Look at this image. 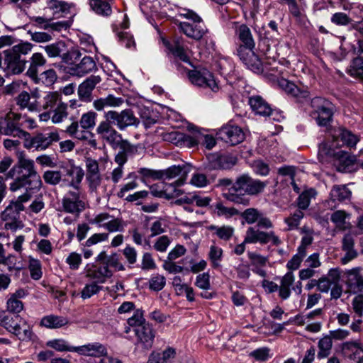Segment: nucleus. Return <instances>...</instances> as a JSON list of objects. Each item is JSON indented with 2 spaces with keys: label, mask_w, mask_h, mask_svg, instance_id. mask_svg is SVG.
Wrapping results in <instances>:
<instances>
[{
  "label": "nucleus",
  "mask_w": 363,
  "mask_h": 363,
  "mask_svg": "<svg viewBox=\"0 0 363 363\" xmlns=\"http://www.w3.org/2000/svg\"><path fill=\"white\" fill-rule=\"evenodd\" d=\"M330 195L333 201H343L350 197L351 191L345 186H335Z\"/></svg>",
  "instance_id": "41"
},
{
  "label": "nucleus",
  "mask_w": 363,
  "mask_h": 363,
  "mask_svg": "<svg viewBox=\"0 0 363 363\" xmlns=\"http://www.w3.org/2000/svg\"><path fill=\"white\" fill-rule=\"evenodd\" d=\"M166 279L160 274L153 275L149 281V287L151 290L159 291L165 286Z\"/></svg>",
  "instance_id": "62"
},
{
  "label": "nucleus",
  "mask_w": 363,
  "mask_h": 363,
  "mask_svg": "<svg viewBox=\"0 0 363 363\" xmlns=\"http://www.w3.org/2000/svg\"><path fill=\"white\" fill-rule=\"evenodd\" d=\"M255 47L238 46L237 55L248 69L254 72H262V63L253 51Z\"/></svg>",
  "instance_id": "13"
},
{
  "label": "nucleus",
  "mask_w": 363,
  "mask_h": 363,
  "mask_svg": "<svg viewBox=\"0 0 363 363\" xmlns=\"http://www.w3.org/2000/svg\"><path fill=\"white\" fill-rule=\"evenodd\" d=\"M16 330L18 331H14L12 334L16 336L19 340L29 341L33 339V333L26 320Z\"/></svg>",
  "instance_id": "45"
},
{
  "label": "nucleus",
  "mask_w": 363,
  "mask_h": 363,
  "mask_svg": "<svg viewBox=\"0 0 363 363\" xmlns=\"http://www.w3.org/2000/svg\"><path fill=\"white\" fill-rule=\"evenodd\" d=\"M17 163L9 170L6 177L13 179L10 190L16 191L21 188L26 191H38L42 186L40 176L35 168L33 160L26 157L23 151L17 152Z\"/></svg>",
  "instance_id": "1"
},
{
  "label": "nucleus",
  "mask_w": 363,
  "mask_h": 363,
  "mask_svg": "<svg viewBox=\"0 0 363 363\" xmlns=\"http://www.w3.org/2000/svg\"><path fill=\"white\" fill-rule=\"evenodd\" d=\"M47 345L59 352L69 351L74 352L75 347H71L62 339H55L47 342Z\"/></svg>",
  "instance_id": "60"
},
{
  "label": "nucleus",
  "mask_w": 363,
  "mask_h": 363,
  "mask_svg": "<svg viewBox=\"0 0 363 363\" xmlns=\"http://www.w3.org/2000/svg\"><path fill=\"white\" fill-rule=\"evenodd\" d=\"M30 99L31 96L27 91H22L16 97V104L21 108H27L30 111H37L38 109L37 101L30 102Z\"/></svg>",
  "instance_id": "38"
},
{
  "label": "nucleus",
  "mask_w": 363,
  "mask_h": 363,
  "mask_svg": "<svg viewBox=\"0 0 363 363\" xmlns=\"http://www.w3.org/2000/svg\"><path fill=\"white\" fill-rule=\"evenodd\" d=\"M74 352L81 355L101 358L108 353L106 347L99 342L89 343L76 347H74Z\"/></svg>",
  "instance_id": "23"
},
{
  "label": "nucleus",
  "mask_w": 363,
  "mask_h": 363,
  "mask_svg": "<svg viewBox=\"0 0 363 363\" xmlns=\"http://www.w3.org/2000/svg\"><path fill=\"white\" fill-rule=\"evenodd\" d=\"M91 9L98 15L109 16L112 13L111 6L108 1H89Z\"/></svg>",
  "instance_id": "40"
},
{
  "label": "nucleus",
  "mask_w": 363,
  "mask_h": 363,
  "mask_svg": "<svg viewBox=\"0 0 363 363\" xmlns=\"http://www.w3.org/2000/svg\"><path fill=\"white\" fill-rule=\"evenodd\" d=\"M362 269L360 267H355L348 270L346 272L347 275V283L351 287L353 288L355 284L362 278L360 274Z\"/></svg>",
  "instance_id": "64"
},
{
  "label": "nucleus",
  "mask_w": 363,
  "mask_h": 363,
  "mask_svg": "<svg viewBox=\"0 0 363 363\" xmlns=\"http://www.w3.org/2000/svg\"><path fill=\"white\" fill-rule=\"evenodd\" d=\"M164 44L169 51L177 58L182 62L191 64L190 58L187 53V49L184 46V40L175 38L172 42L164 41Z\"/></svg>",
  "instance_id": "21"
},
{
  "label": "nucleus",
  "mask_w": 363,
  "mask_h": 363,
  "mask_svg": "<svg viewBox=\"0 0 363 363\" xmlns=\"http://www.w3.org/2000/svg\"><path fill=\"white\" fill-rule=\"evenodd\" d=\"M164 141L172 143L177 146L182 145L186 140V135L179 131H172L162 133Z\"/></svg>",
  "instance_id": "48"
},
{
  "label": "nucleus",
  "mask_w": 363,
  "mask_h": 363,
  "mask_svg": "<svg viewBox=\"0 0 363 363\" xmlns=\"http://www.w3.org/2000/svg\"><path fill=\"white\" fill-rule=\"evenodd\" d=\"M61 186L77 189L79 188L84 172L80 167L71 165L63 168V170L61 171Z\"/></svg>",
  "instance_id": "16"
},
{
  "label": "nucleus",
  "mask_w": 363,
  "mask_h": 363,
  "mask_svg": "<svg viewBox=\"0 0 363 363\" xmlns=\"http://www.w3.org/2000/svg\"><path fill=\"white\" fill-rule=\"evenodd\" d=\"M104 266H107L108 269L113 267L116 271H124L125 269V266L120 260L119 255L116 252L108 256Z\"/></svg>",
  "instance_id": "61"
},
{
  "label": "nucleus",
  "mask_w": 363,
  "mask_h": 363,
  "mask_svg": "<svg viewBox=\"0 0 363 363\" xmlns=\"http://www.w3.org/2000/svg\"><path fill=\"white\" fill-rule=\"evenodd\" d=\"M57 79L56 72L53 69H48L37 76V79H33L36 84L42 82L45 85L52 84Z\"/></svg>",
  "instance_id": "52"
},
{
  "label": "nucleus",
  "mask_w": 363,
  "mask_h": 363,
  "mask_svg": "<svg viewBox=\"0 0 363 363\" xmlns=\"http://www.w3.org/2000/svg\"><path fill=\"white\" fill-rule=\"evenodd\" d=\"M348 73L352 77L363 80V59L362 57H356L353 60L348 69Z\"/></svg>",
  "instance_id": "51"
},
{
  "label": "nucleus",
  "mask_w": 363,
  "mask_h": 363,
  "mask_svg": "<svg viewBox=\"0 0 363 363\" xmlns=\"http://www.w3.org/2000/svg\"><path fill=\"white\" fill-rule=\"evenodd\" d=\"M32 49L29 43L14 45L12 48L4 52V69L8 74H17L21 73L27 62L23 55L28 54Z\"/></svg>",
  "instance_id": "4"
},
{
  "label": "nucleus",
  "mask_w": 363,
  "mask_h": 363,
  "mask_svg": "<svg viewBox=\"0 0 363 363\" xmlns=\"http://www.w3.org/2000/svg\"><path fill=\"white\" fill-rule=\"evenodd\" d=\"M86 277L94 279L96 283L103 284L112 277L113 272L107 266H97L96 264H86L84 269Z\"/></svg>",
  "instance_id": "20"
},
{
  "label": "nucleus",
  "mask_w": 363,
  "mask_h": 363,
  "mask_svg": "<svg viewBox=\"0 0 363 363\" xmlns=\"http://www.w3.org/2000/svg\"><path fill=\"white\" fill-rule=\"evenodd\" d=\"M272 242L275 246L281 244V240L274 231H262L255 227H250L247 229L245 235V243L266 245Z\"/></svg>",
  "instance_id": "12"
},
{
  "label": "nucleus",
  "mask_w": 363,
  "mask_h": 363,
  "mask_svg": "<svg viewBox=\"0 0 363 363\" xmlns=\"http://www.w3.org/2000/svg\"><path fill=\"white\" fill-rule=\"evenodd\" d=\"M47 55L50 58L60 57L67 50V45L63 41H57L43 47Z\"/></svg>",
  "instance_id": "36"
},
{
  "label": "nucleus",
  "mask_w": 363,
  "mask_h": 363,
  "mask_svg": "<svg viewBox=\"0 0 363 363\" xmlns=\"http://www.w3.org/2000/svg\"><path fill=\"white\" fill-rule=\"evenodd\" d=\"M21 115L9 112L0 117V134L23 138L28 135V132L23 130V123H21Z\"/></svg>",
  "instance_id": "7"
},
{
  "label": "nucleus",
  "mask_w": 363,
  "mask_h": 363,
  "mask_svg": "<svg viewBox=\"0 0 363 363\" xmlns=\"http://www.w3.org/2000/svg\"><path fill=\"white\" fill-rule=\"evenodd\" d=\"M348 216L344 211H336L331 215L330 219L337 228L345 229L347 228L345 220Z\"/></svg>",
  "instance_id": "63"
},
{
  "label": "nucleus",
  "mask_w": 363,
  "mask_h": 363,
  "mask_svg": "<svg viewBox=\"0 0 363 363\" xmlns=\"http://www.w3.org/2000/svg\"><path fill=\"white\" fill-rule=\"evenodd\" d=\"M310 116L320 126H326L333 118L335 106L328 99L315 97L311 101Z\"/></svg>",
  "instance_id": "6"
},
{
  "label": "nucleus",
  "mask_w": 363,
  "mask_h": 363,
  "mask_svg": "<svg viewBox=\"0 0 363 363\" xmlns=\"http://www.w3.org/2000/svg\"><path fill=\"white\" fill-rule=\"evenodd\" d=\"M267 182L253 179L247 174L238 177L235 181V186L230 189L226 200L237 204L248 206L250 199L245 195L257 196L262 193L267 186Z\"/></svg>",
  "instance_id": "2"
},
{
  "label": "nucleus",
  "mask_w": 363,
  "mask_h": 363,
  "mask_svg": "<svg viewBox=\"0 0 363 363\" xmlns=\"http://www.w3.org/2000/svg\"><path fill=\"white\" fill-rule=\"evenodd\" d=\"M23 146L26 149H34L36 151H44L48 149L53 142L60 140V135L57 132L39 133L31 136H23Z\"/></svg>",
  "instance_id": "8"
},
{
  "label": "nucleus",
  "mask_w": 363,
  "mask_h": 363,
  "mask_svg": "<svg viewBox=\"0 0 363 363\" xmlns=\"http://www.w3.org/2000/svg\"><path fill=\"white\" fill-rule=\"evenodd\" d=\"M138 172L141 176V181L143 182L148 179L157 180L162 179V172L160 171L143 167L140 168Z\"/></svg>",
  "instance_id": "56"
},
{
  "label": "nucleus",
  "mask_w": 363,
  "mask_h": 363,
  "mask_svg": "<svg viewBox=\"0 0 363 363\" xmlns=\"http://www.w3.org/2000/svg\"><path fill=\"white\" fill-rule=\"evenodd\" d=\"M236 33L238 35L239 40L242 44L239 46L245 47H255V41L252 38L250 29L245 24L240 25L237 30Z\"/></svg>",
  "instance_id": "35"
},
{
  "label": "nucleus",
  "mask_w": 363,
  "mask_h": 363,
  "mask_svg": "<svg viewBox=\"0 0 363 363\" xmlns=\"http://www.w3.org/2000/svg\"><path fill=\"white\" fill-rule=\"evenodd\" d=\"M124 99L116 97L113 94H108L106 97H100L93 101V107L97 111H103L107 108H117L122 106Z\"/></svg>",
  "instance_id": "24"
},
{
  "label": "nucleus",
  "mask_w": 363,
  "mask_h": 363,
  "mask_svg": "<svg viewBox=\"0 0 363 363\" xmlns=\"http://www.w3.org/2000/svg\"><path fill=\"white\" fill-rule=\"evenodd\" d=\"M215 213L218 217H223L226 219L240 214L238 210L234 207H227L222 202H218L215 205Z\"/></svg>",
  "instance_id": "43"
},
{
  "label": "nucleus",
  "mask_w": 363,
  "mask_h": 363,
  "mask_svg": "<svg viewBox=\"0 0 363 363\" xmlns=\"http://www.w3.org/2000/svg\"><path fill=\"white\" fill-rule=\"evenodd\" d=\"M279 85L289 94L298 99H306L309 96V92L306 89H301L295 84L286 79L279 82Z\"/></svg>",
  "instance_id": "33"
},
{
  "label": "nucleus",
  "mask_w": 363,
  "mask_h": 363,
  "mask_svg": "<svg viewBox=\"0 0 363 363\" xmlns=\"http://www.w3.org/2000/svg\"><path fill=\"white\" fill-rule=\"evenodd\" d=\"M354 238L351 234H347L342 239V250L345 255L341 259L342 264H347L357 256V252L354 250Z\"/></svg>",
  "instance_id": "29"
},
{
  "label": "nucleus",
  "mask_w": 363,
  "mask_h": 363,
  "mask_svg": "<svg viewBox=\"0 0 363 363\" xmlns=\"http://www.w3.org/2000/svg\"><path fill=\"white\" fill-rule=\"evenodd\" d=\"M82 53L77 50H66L61 55L62 62L67 64L69 67L76 65L77 62L80 60Z\"/></svg>",
  "instance_id": "50"
},
{
  "label": "nucleus",
  "mask_w": 363,
  "mask_h": 363,
  "mask_svg": "<svg viewBox=\"0 0 363 363\" xmlns=\"http://www.w3.org/2000/svg\"><path fill=\"white\" fill-rule=\"evenodd\" d=\"M249 104L255 113L263 116H269L272 109L269 104L260 96H252L249 99Z\"/></svg>",
  "instance_id": "27"
},
{
  "label": "nucleus",
  "mask_w": 363,
  "mask_h": 363,
  "mask_svg": "<svg viewBox=\"0 0 363 363\" xmlns=\"http://www.w3.org/2000/svg\"><path fill=\"white\" fill-rule=\"evenodd\" d=\"M97 113L93 111L83 113L79 120V125L84 130L91 129L96 125Z\"/></svg>",
  "instance_id": "44"
},
{
  "label": "nucleus",
  "mask_w": 363,
  "mask_h": 363,
  "mask_svg": "<svg viewBox=\"0 0 363 363\" xmlns=\"http://www.w3.org/2000/svg\"><path fill=\"white\" fill-rule=\"evenodd\" d=\"M23 211L21 206L10 203L1 213L0 218L4 223V228L11 231H16L23 227L21 218V212Z\"/></svg>",
  "instance_id": "11"
},
{
  "label": "nucleus",
  "mask_w": 363,
  "mask_h": 363,
  "mask_svg": "<svg viewBox=\"0 0 363 363\" xmlns=\"http://www.w3.org/2000/svg\"><path fill=\"white\" fill-rule=\"evenodd\" d=\"M262 213L257 208H249L240 213V216L245 221L250 225L257 222Z\"/></svg>",
  "instance_id": "55"
},
{
  "label": "nucleus",
  "mask_w": 363,
  "mask_h": 363,
  "mask_svg": "<svg viewBox=\"0 0 363 363\" xmlns=\"http://www.w3.org/2000/svg\"><path fill=\"white\" fill-rule=\"evenodd\" d=\"M64 211L68 213L78 214L86 208L84 196L79 188L68 191L62 201Z\"/></svg>",
  "instance_id": "10"
},
{
  "label": "nucleus",
  "mask_w": 363,
  "mask_h": 363,
  "mask_svg": "<svg viewBox=\"0 0 363 363\" xmlns=\"http://www.w3.org/2000/svg\"><path fill=\"white\" fill-rule=\"evenodd\" d=\"M209 167L213 169H229L237 164V157L233 155L212 154L208 157Z\"/></svg>",
  "instance_id": "19"
},
{
  "label": "nucleus",
  "mask_w": 363,
  "mask_h": 363,
  "mask_svg": "<svg viewBox=\"0 0 363 363\" xmlns=\"http://www.w3.org/2000/svg\"><path fill=\"white\" fill-rule=\"evenodd\" d=\"M28 269L30 277L34 280H39L43 276L42 265L40 260L32 257H28Z\"/></svg>",
  "instance_id": "46"
},
{
  "label": "nucleus",
  "mask_w": 363,
  "mask_h": 363,
  "mask_svg": "<svg viewBox=\"0 0 363 363\" xmlns=\"http://www.w3.org/2000/svg\"><path fill=\"white\" fill-rule=\"evenodd\" d=\"M43 178L50 185L55 186L62 184L61 171L47 170L43 173Z\"/></svg>",
  "instance_id": "53"
},
{
  "label": "nucleus",
  "mask_w": 363,
  "mask_h": 363,
  "mask_svg": "<svg viewBox=\"0 0 363 363\" xmlns=\"http://www.w3.org/2000/svg\"><path fill=\"white\" fill-rule=\"evenodd\" d=\"M218 138L230 145H236L245 139V133L238 125L228 124L223 126L217 132Z\"/></svg>",
  "instance_id": "15"
},
{
  "label": "nucleus",
  "mask_w": 363,
  "mask_h": 363,
  "mask_svg": "<svg viewBox=\"0 0 363 363\" xmlns=\"http://www.w3.org/2000/svg\"><path fill=\"white\" fill-rule=\"evenodd\" d=\"M206 229L211 233L213 237L224 242L229 241L235 233V228L228 225H210L206 227Z\"/></svg>",
  "instance_id": "26"
},
{
  "label": "nucleus",
  "mask_w": 363,
  "mask_h": 363,
  "mask_svg": "<svg viewBox=\"0 0 363 363\" xmlns=\"http://www.w3.org/2000/svg\"><path fill=\"white\" fill-rule=\"evenodd\" d=\"M67 105L65 103L60 104V106H57L53 110V115L52 116V121L54 123H61L64 118L67 116Z\"/></svg>",
  "instance_id": "59"
},
{
  "label": "nucleus",
  "mask_w": 363,
  "mask_h": 363,
  "mask_svg": "<svg viewBox=\"0 0 363 363\" xmlns=\"http://www.w3.org/2000/svg\"><path fill=\"white\" fill-rule=\"evenodd\" d=\"M98 69L97 65L93 57L90 56L81 57L76 65L68 67V72L78 77H84L89 73L96 72Z\"/></svg>",
  "instance_id": "17"
},
{
  "label": "nucleus",
  "mask_w": 363,
  "mask_h": 363,
  "mask_svg": "<svg viewBox=\"0 0 363 363\" xmlns=\"http://www.w3.org/2000/svg\"><path fill=\"white\" fill-rule=\"evenodd\" d=\"M315 194V191L313 189L302 192L297 199V206L298 207V210L302 211L308 208L311 198L314 197Z\"/></svg>",
  "instance_id": "49"
},
{
  "label": "nucleus",
  "mask_w": 363,
  "mask_h": 363,
  "mask_svg": "<svg viewBox=\"0 0 363 363\" xmlns=\"http://www.w3.org/2000/svg\"><path fill=\"white\" fill-rule=\"evenodd\" d=\"M139 114L145 128H150L157 121L158 117L157 114L148 108H140Z\"/></svg>",
  "instance_id": "42"
},
{
  "label": "nucleus",
  "mask_w": 363,
  "mask_h": 363,
  "mask_svg": "<svg viewBox=\"0 0 363 363\" xmlns=\"http://www.w3.org/2000/svg\"><path fill=\"white\" fill-rule=\"evenodd\" d=\"M101 82V77L99 75H91L87 77L79 85L77 94L79 99L84 102H91L92 91Z\"/></svg>",
  "instance_id": "18"
},
{
  "label": "nucleus",
  "mask_w": 363,
  "mask_h": 363,
  "mask_svg": "<svg viewBox=\"0 0 363 363\" xmlns=\"http://www.w3.org/2000/svg\"><path fill=\"white\" fill-rule=\"evenodd\" d=\"M319 351L318 352V359H324L329 356L333 347V341L329 335L323 337L318 344Z\"/></svg>",
  "instance_id": "39"
},
{
  "label": "nucleus",
  "mask_w": 363,
  "mask_h": 363,
  "mask_svg": "<svg viewBox=\"0 0 363 363\" xmlns=\"http://www.w3.org/2000/svg\"><path fill=\"white\" fill-rule=\"evenodd\" d=\"M173 187L174 185H167L166 184L163 190L160 191L152 190V194L155 196H164L168 199L179 196L183 194V191L179 189L174 188V190H173Z\"/></svg>",
  "instance_id": "47"
},
{
  "label": "nucleus",
  "mask_w": 363,
  "mask_h": 363,
  "mask_svg": "<svg viewBox=\"0 0 363 363\" xmlns=\"http://www.w3.org/2000/svg\"><path fill=\"white\" fill-rule=\"evenodd\" d=\"M26 320L19 315H1L0 325L4 327L8 332L13 333L19 328Z\"/></svg>",
  "instance_id": "30"
},
{
  "label": "nucleus",
  "mask_w": 363,
  "mask_h": 363,
  "mask_svg": "<svg viewBox=\"0 0 363 363\" xmlns=\"http://www.w3.org/2000/svg\"><path fill=\"white\" fill-rule=\"evenodd\" d=\"M179 15L192 22H179L178 27L188 38L195 40H200L207 33V28L201 18L191 10L183 9Z\"/></svg>",
  "instance_id": "5"
},
{
  "label": "nucleus",
  "mask_w": 363,
  "mask_h": 363,
  "mask_svg": "<svg viewBox=\"0 0 363 363\" xmlns=\"http://www.w3.org/2000/svg\"><path fill=\"white\" fill-rule=\"evenodd\" d=\"M121 117L119 126L120 130H124L130 126H138L140 120L135 116L133 112L130 109H124L121 111Z\"/></svg>",
  "instance_id": "34"
},
{
  "label": "nucleus",
  "mask_w": 363,
  "mask_h": 363,
  "mask_svg": "<svg viewBox=\"0 0 363 363\" xmlns=\"http://www.w3.org/2000/svg\"><path fill=\"white\" fill-rule=\"evenodd\" d=\"M128 325L133 327L135 334V345L143 350H150L155 342L156 330L152 324L146 321L143 311L137 310L127 320Z\"/></svg>",
  "instance_id": "3"
},
{
  "label": "nucleus",
  "mask_w": 363,
  "mask_h": 363,
  "mask_svg": "<svg viewBox=\"0 0 363 363\" xmlns=\"http://www.w3.org/2000/svg\"><path fill=\"white\" fill-rule=\"evenodd\" d=\"M306 256V251L302 248L298 249L297 253L294 255L292 258L289 260L286 264V267L290 270H296L298 269L303 258Z\"/></svg>",
  "instance_id": "57"
},
{
  "label": "nucleus",
  "mask_w": 363,
  "mask_h": 363,
  "mask_svg": "<svg viewBox=\"0 0 363 363\" xmlns=\"http://www.w3.org/2000/svg\"><path fill=\"white\" fill-rule=\"evenodd\" d=\"M188 77L191 84L195 86L203 89H209L213 92H216L219 89L214 76L206 69L189 71Z\"/></svg>",
  "instance_id": "9"
},
{
  "label": "nucleus",
  "mask_w": 363,
  "mask_h": 363,
  "mask_svg": "<svg viewBox=\"0 0 363 363\" xmlns=\"http://www.w3.org/2000/svg\"><path fill=\"white\" fill-rule=\"evenodd\" d=\"M338 138H340L345 145L349 147L355 146L359 140L357 135L352 134L350 131L345 129L340 130Z\"/></svg>",
  "instance_id": "58"
},
{
  "label": "nucleus",
  "mask_w": 363,
  "mask_h": 363,
  "mask_svg": "<svg viewBox=\"0 0 363 363\" xmlns=\"http://www.w3.org/2000/svg\"><path fill=\"white\" fill-rule=\"evenodd\" d=\"M294 284L295 276L291 272H288L280 279L279 285H278V294L281 300H286L290 297Z\"/></svg>",
  "instance_id": "25"
},
{
  "label": "nucleus",
  "mask_w": 363,
  "mask_h": 363,
  "mask_svg": "<svg viewBox=\"0 0 363 363\" xmlns=\"http://www.w3.org/2000/svg\"><path fill=\"white\" fill-rule=\"evenodd\" d=\"M223 252L221 247L216 245H211L208 254V257L211 262V265L212 268L219 269L221 267Z\"/></svg>",
  "instance_id": "37"
},
{
  "label": "nucleus",
  "mask_w": 363,
  "mask_h": 363,
  "mask_svg": "<svg viewBox=\"0 0 363 363\" xmlns=\"http://www.w3.org/2000/svg\"><path fill=\"white\" fill-rule=\"evenodd\" d=\"M46 59L40 52H35L30 57V65L26 74L32 79H37L38 68L46 64Z\"/></svg>",
  "instance_id": "28"
},
{
  "label": "nucleus",
  "mask_w": 363,
  "mask_h": 363,
  "mask_svg": "<svg viewBox=\"0 0 363 363\" xmlns=\"http://www.w3.org/2000/svg\"><path fill=\"white\" fill-rule=\"evenodd\" d=\"M96 132L101 139L111 145L115 143L116 140L121 137V135L106 120L99 123Z\"/></svg>",
  "instance_id": "22"
},
{
  "label": "nucleus",
  "mask_w": 363,
  "mask_h": 363,
  "mask_svg": "<svg viewBox=\"0 0 363 363\" xmlns=\"http://www.w3.org/2000/svg\"><path fill=\"white\" fill-rule=\"evenodd\" d=\"M62 96L57 91H50L47 93L43 97L42 101L38 102V108H43L44 110H51L62 104Z\"/></svg>",
  "instance_id": "31"
},
{
  "label": "nucleus",
  "mask_w": 363,
  "mask_h": 363,
  "mask_svg": "<svg viewBox=\"0 0 363 363\" xmlns=\"http://www.w3.org/2000/svg\"><path fill=\"white\" fill-rule=\"evenodd\" d=\"M190 171L191 165L186 164L182 166L173 165L164 170L160 171V172H162V179L165 178L172 179L177 177H179V178L174 182L172 184H167V185H174L172 189L174 190V188L178 189L179 186L183 185L185 183L188 174L190 172Z\"/></svg>",
  "instance_id": "14"
},
{
  "label": "nucleus",
  "mask_w": 363,
  "mask_h": 363,
  "mask_svg": "<svg viewBox=\"0 0 363 363\" xmlns=\"http://www.w3.org/2000/svg\"><path fill=\"white\" fill-rule=\"evenodd\" d=\"M67 324H69L67 318L55 315L44 316L40 320V325L50 329L60 328Z\"/></svg>",
  "instance_id": "32"
},
{
  "label": "nucleus",
  "mask_w": 363,
  "mask_h": 363,
  "mask_svg": "<svg viewBox=\"0 0 363 363\" xmlns=\"http://www.w3.org/2000/svg\"><path fill=\"white\" fill-rule=\"evenodd\" d=\"M125 227V223L121 218L112 216V218L107 221L105 229L108 230V233H116L123 232Z\"/></svg>",
  "instance_id": "54"
}]
</instances>
